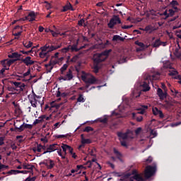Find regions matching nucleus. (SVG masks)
I'll list each match as a JSON object with an SVG mask.
<instances>
[{"label": "nucleus", "instance_id": "obj_1", "mask_svg": "<svg viewBox=\"0 0 181 181\" xmlns=\"http://www.w3.org/2000/svg\"><path fill=\"white\" fill-rule=\"evenodd\" d=\"M155 172H156V164H153V166L148 165L144 171V176L146 179H149V177H152L153 175H155Z\"/></svg>", "mask_w": 181, "mask_h": 181}, {"label": "nucleus", "instance_id": "obj_2", "mask_svg": "<svg viewBox=\"0 0 181 181\" xmlns=\"http://www.w3.org/2000/svg\"><path fill=\"white\" fill-rule=\"evenodd\" d=\"M81 78L86 84H97L98 83V79L95 78V76L91 75L90 77L87 76V75H82Z\"/></svg>", "mask_w": 181, "mask_h": 181}, {"label": "nucleus", "instance_id": "obj_3", "mask_svg": "<svg viewBox=\"0 0 181 181\" xmlns=\"http://www.w3.org/2000/svg\"><path fill=\"white\" fill-rule=\"evenodd\" d=\"M18 60H19V59H3L0 62V64H1V66L4 68V69H9V67H11V66H12V64H13V63H15V62H18Z\"/></svg>", "mask_w": 181, "mask_h": 181}, {"label": "nucleus", "instance_id": "obj_4", "mask_svg": "<svg viewBox=\"0 0 181 181\" xmlns=\"http://www.w3.org/2000/svg\"><path fill=\"white\" fill-rule=\"evenodd\" d=\"M117 23L121 24V19H119V16H113L110 20V22L107 23V26L109 29H112L115 25Z\"/></svg>", "mask_w": 181, "mask_h": 181}, {"label": "nucleus", "instance_id": "obj_5", "mask_svg": "<svg viewBox=\"0 0 181 181\" xmlns=\"http://www.w3.org/2000/svg\"><path fill=\"white\" fill-rule=\"evenodd\" d=\"M40 165H45L47 169H53L54 168V161L52 159L44 160L42 162L40 163Z\"/></svg>", "mask_w": 181, "mask_h": 181}, {"label": "nucleus", "instance_id": "obj_6", "mask_svg": "<svg viewBox=\"0 0 181 181\" xmlns=\"http://www.w3.org/2000/svg\"><path fill=\"white\" fill-rule=\"evenodd\" d=\"M153 115H158L162 119H168V116L164 115L162 110L158 109V107L153 108Z\"/></svg>", "mask_w": 181, "mask_h": 181}, {"label": "nucleus", "instance_id": "obj_7", "mask_svg": "<svg viewBox=\"0 0 181 181\" xmlns=\"http://www.w3.org/2000/svg\"><path fill=\"white\" fill-rule=\"evenodd\" d=\"M157 95L159 97L161 101H163V100H165V98H168V92L166 91L163 92L162 88H158L157 89Z\"/></svg>", "mask_w": 181, "mask_h": 181}, {"label": "nucleus", "instance_id": "obj_8", "mask_svg": "<svg viewBox=\"0 0 181 181\" xmlns=\"http://www.w3.org/2000/svg\"><path fill=\"white\" fill-rule=\"evenodd\" d=\"M58 149H59V144H51L47 148V151H45L42 153V155L49 153L50 152H54V151H57Z\"/></svg>", "mask_w": 181, "mask_h": 181}, {"label": "nucleus", "instance_id": "obj_9", "mask_svg": "<svg viewBox=\"0 0 181 181\" xmlns=\"http://www.w3.org/2000/svg\"><path fill=\"white\" fill-rule=\"evenodd\" d=\"M64 76L66 81H71L74 78V75H73V71L71 69H69Z\"/></svg>", "mask_w": 181, "mask_h": 181}, {"label": "nucleus", "instance_id": "obj_10", "mask_svg": "<svg viewBox=\"0 0 181 181\" xmlns=\"http://www.w3.org/2000/svg\"><path fill=\"white\" fill-rule=\"evenodd\" d=\"M13 85L15 86L17 91H19L20 93L23 91V90H25V87H26L25 83H22L21 82H13Z\"/></svg>", "mask_w": 181, "mask_h": 181}, {"label": "nucleus", "instance_id": "obj_11", "mask_svg": "<svg viewBox=\"0 0 181 181\" xmlns=\"http://www.w3.org/2000/svg\"><path fill=\"white\" fill-rule=\"evenodd\" d=\"M107 60V57H103L100 54H98L96 57L93 59L94 64H99V63H103V62H105Z\"/></svg>", "mask_w": 181, "mask_h": 181}, {"label": "nucleus", "instance_id": "obj_12", "mask_svg": "<svg viewBox=\"0 0 181 181\" xmlns=\"http://www.w3.org/2000/svg\"><path fill=\"white\" fill-rule=\"evenodd\" d=\"M152 46L153 47L158 49V47H160V46H166V42H162L160 41V39H157L153 42Z\"/></svg>", "mask_w": 181, "mask_h": 181}, {"label": "nucleus", "instance_id": "obj_13", "mask_svg": "<svg viewBox=\"0 0 181 181\" xmlns=\"http://www.w3.org/2000/svg\"><path fill=\"white\" fill-rule=\"evenodd\" d=\"M21 61L25 66H32L35 64V61L32 60V57H26L25 59H21Z\"/></svg>", "mask_w": 181, "mask_h": 181}, {"label": "nucleus", "instance_id": "obj_14", "mask_svg": "<svg viewBox=\"0 0 181 181\" xmlns=\"http://www.w3.org/2000/svg\"><path fill=\"white\" fill-rule=\"evenodd\" d=\"M27 16H28V22H34V21H36V16H37V15L35 11H31Z\"/></svg>", "mask_w": 181, "mask_h": 181}, {"label": "nucleus", "instance_id": "obj_15", "mask_svg": "<svg viewBox=\"0 0 181 181\" xmlns=\"http://www.w3.org/2000/svg\"><path fill=\"white\" fill-rule=\"evenodd\" d=\"M140 30H144V32H148V33H152V32H154V30H156L153 26L151 25H148L146 26L145 28H140Z\"/></svg>", "mask_w": 181, "mask_h": 181}, {"label": "nucleus", "instance_id": "obj_16", "mask_svg": "<svg viewBox=\"0 0 181 181\" xmlns=\"http://www.w3.org/2000/svg\"><path fill=\"white\" fill-rule=\"evenodd\" d=\"M132 119H136L137 122H142V121L144 120V117L142 116L135 112H132Z\"/></svg>", "mask_w": 181, "mask_h": 181}, {"label": "nucleus", "instance_id": "obj_17", "mask_svg": "<svg viewBox=\"0 0 181 181\" xmlns=\"http://www.w3.org/2000/svg\"><path fill=\"white\" fill-rule=\"evenodd\" d=\"M67 11H74V8L71 3H67L64 7L62 12H67Z\"/></svg>", "mask_w": 181, "mask_h": 181}, {"label": "nucleus", "instance_id": "obj_18", "mask_svg": "<svg viewBox=\"0 0 181 181\" xmlns=\"http://www.w3.org/2000/svg\"><path fill=\"white\" fill-rule=\"evenodd\" d=\"M60 47H62V44H59L58 45H51L49 46L48 50L47 52H48V53H51V52H54V50H57V49H60Z\"/></svg>", "mask_w": 181, "mask_h": 181}, {"label": "nucleus", "instance_id": "obj_19", "mask_svg": "<svg viewBox=\"0 0 181 181\" xmlns=\"http://www.w3.org/2000/svg\"><path fill=\"white\" fill-rule=\"evenodd\" d=\"M168 71V76H170V77H175L177 76V74H179V71H177V70H176V69L173 67L170 69Z\"/></svg>", "mask_w": 181, "mask_h": 181}, {"label": "nucleus", "instance_id": "obj_20", "mask_svg": "<svg viewBox=\"0 0 181 181\" xmlns=\"http://www.w3.org/2000/svg\"><path fill=\"white\" fill-rule=\"evenodd\" d=\"M117 136L120 139H128V132H125V133H122L121 132H117Z\"/></svg>", "mask_w": 181, "mask_h": 181}, {"label": "nucleus", "instance_id": "obj_21", "mask_svg": "<svg viewBox=\"0 0 181 181\" xmlns=\"http://www.w3.org/2000/svg\"><path fill=\"white\" fill-rule=\"evenodd\" d=\"M46 118V115H42L38 117V119H35V121L33 122V125H37V124H40L41 122H43V119Z\"/></svg>", "mask_w": 181, "mask_h": 181}, {"label": "nucleus", "instance_id": "obj_22", "mask_svg": "<svg viewBox=\"0 0 181 181\" xmlns=\"http://www.w3.org/2000/svg\"><path fill=\"white\" fill-rule=\"evenodd\" d=\"M21 56H22V54H20L18 52H13L11 54H9L8 55V57L9 59H19L21 57Z\"/></svg>", "mask_w": 181, "mask_h": 181}, {"label": "nucleus", "instance_id": "obj_23", "mask_svg": "<svg viewBox=\"0 0 181 181\" xmlns=\"http://www.w3.org/2000/svg\"><path fill=\"white\" fill-rule=\"evenodd\" d=\"M165 107L167 108V110H173V108H175V103L173 102L166 101Z\"/></svg>", "mask_w": 181, "mask_h": 181}, {"label": "nucleus", "instance_id": "obj_24", "mask_svg": "<svg viewBox=\"0 0 181 181\" xmlns=\"http://www.w3.org/2000/svg\"><path fill=\"white\" fill-rule=\"evenodd\" d=\"M118 40H120V42H124L125 40V38L118 35H114L112 37V42H118Z\"/></svg>", "mask_w": 181, "mask_h": 181}, {"label": "nucleus", "instance_id": "obj_25", "mask_svg": "<svg viewBox=\"0 0 181 181\" xmlns=\"http://www.w3.org/2000/svg\"><path fill=\"white\" fill-rule=\"evenodd\" d=\"M112 52V49H106L99 54H100L102 57H106L107 59V57L110 56V53H111Z\"/></svg>", "mask_w": 181, "mask_h": 181}, {"label": "nucleus", "instance_id": "obj_26", "mask_svg": "<svg viewBox=\"0 0 181 181\" xmlns=\"http://www.w3.org/2000/svg\"><path fill=\"white\" fill-rule=\"evenodd\" d=\"M159 73H157L156 74H153L151 76H149L148 78H147V80H149L150 79V81H152V80H158L159 79Z\"/></svg>", "mask_w": 181, "mask_h": 181}, {"label": "nucleus", "instance_id": "obj_27", "mask_svg": "<svg viewBox=\"0 0 181 181\" xmlns=\"http://www.w3.org/2000/svg\"><path fill=\"white\" fill-rule=\"evenodd\" d=\"M81 144H83V145H86V144H91V140L90 139H84L83 134L81 135Z\"/></svg>", "mask_w": 181, "mask_h": 181}, {"label": "nucleus", "instance_id": "obj_28", "mask_svg": "<svg viewBox=\"0 0 181 181\" xmlns=\"http://www.w3.org/2000/svg\"><path fill=\"white\" fill-rule=\"evenodd\" d=\"M23 45L24 46V47H25V49H30V47H32V46H33V42L31 41H29L28 43V42L23 41Z\"/></svg>", "mask_w": 181, "mask_h": 181}, {"label": "nucleus", "instance_id": "obj_29", "mask_svg": "<svg viewBox=\"0 0 181 181\" xmlns=\"http://www.w3.org/2000/svg\"><path fill=\"white\" fill-rule=\"evenodd\" d=\"M129 174H127L126 175H124L121 177L119 181H134L132 179L129 177Z\"/></svg>", "mask_w": 181, "mask_h": 181}, {"label": "nucleus", "instance_id": "obj_30", "mask_svg": "<svg viewBox=\"0 0 181 181\" xmlns=\"http://www.w3.org/2000/svg\"><path fill=\"white\" fill-rule=\"evenodd\" d=\"M142 87L143 91H149V90H151V87H149V84L146 81L144 82V83L142 84Z\"/></svg>", "mask_w": 181, "mask_h": 181}, {"label": "nucleus", "instance_id": "obj_31", "mask_svg": "<svg viewBox=\"0 0 181 181\" xmlns=\"http://www.w3.org/2000/svg\"><path fill=\"white\" fill-rule=\"evenodd\" d=\"M39 56L41 59H45V57H50V54H49L48 52H40Z\"/></svg>", "mask_w": 181, "mask_h": 181}, {"label": "nucleus", "instance_id": "obj_32", "mask_svg": "<svg viewBox=\"0 0 181 181\" xmlns=\"http://www.w3.org/2000/svg\"><path fill=\"white\" fill-rule=\"evenodd\" d=\"M61 148H62L63 152H64V155H67V151H69V146L62 144Z\"/></svg>", "mask_w": 181, "mask_h": 181}, {"label": "nucleus", "instance_id": "obj_33", "mask_svg": "<svg viewBox=\"0 0 181 181\" xmlns=\"http://www.w3.org/2000/svg\"><path fill=\"white\" fill-rule=\"evenodd\" d=\"M17 77H19L17 78V80H21V81L28 82L32 80V76L30 77V78H26L25 77H23L22 76H17Z\"/></svg>", "mask_w": 181, "mask_h": 181}, {"label": "nucleus", "instance_id": "obj_34", "mask_svg": "<svg viewBox=\"0 0 181 181\" xmlns=\"http://www.w3.org/2000/svg\"><path fill=\"white\" fill-rule=\"evenodd\" d=\"M113 152L116 155L117 159H119V160H121V157L122 156L121 153L119 151H118V150H117V148H113Z\"/></svg>", "mask_w": 181, "mask_h": 181}, {"label": "nucleus", "instance_id": "obj_35", "mask_svg": "<svg viewBox=\"0 0 181 181\" xmlns=\"http://www.w3.org/2000/svg\"><path fill=\"white\" fill-rule=\"evenodd\" d=\"M6 70H9V67L3 68L0 70V78H4V77H5V71Z\"/></svg>", "mask_w": 181, "mask_h": 181}, {"label": "nucleus", "instance_id": "obj_36", "mask_svg": "<svg viewBox=\"0 0 181 181\" xmlns=\"http://www.w3.org/2000/svg\"><path fill=\"white\" fill-rule=\"evenodd\" d=\"M163 67H164V69H169L170 70V69L173 68V67H172V64L169 61H168L163 64Z\"/></svg>", "mask_w": 181, "mask_h": 181}, {"label": "nucleus", "instance_id": "obj_37", "mask_svg": "<svg viewBox=\"0 0 181 181\" xmlns=\"http://www.w3.org/2000/svg\"><path fill=\"white\" fill-rule=\"evenodd\" d=\"M67 67H69V65L66 64H64L62 67L60 69V72L62 75H64V71L67 70Z\"/></svg>", "mask_w": 181, "mask_h": 181}, {"label": "nucleus", "instance_id": "obj_38", "mask_svg": "<svg viewBox=\"0 0 181 181\" xmlns=\"http://www.w3.org/2000/svg\"><path fill=\"white\" fill-rule=\"evenodd\" d=\"M71 52H78L80 49L77 48V45L74 44L73 45H70L69 47Z\"/></svg>", "mask_w": 181, "mask_h": 181}, {"label": "nucleus", "instance_id": "obj_39", "mask_svg": "<svg viewBox=\"0 0 181 181\" xmlns=\"http://www.w3.org/2000/svg\"><path fill=\"white\" fill-rule=\"evenodd\" d=\"M169 12L168 10H165L163 13H160V16H165V18H163V19L165 21H166V19H168V18H169Z\"/></svg>", "mask_w": 181, "mask_h": 181}, {"label": "nucleus", "instance_id": "obj_40", "mask_svg": "<svg viewBox=\"0 0 181 181\" xmlns=\"http://www.w3.org/2000/svg\"><path fill=\"white\" fill-rule=\"evenodd\" d=\"M134 179H135L136 181H144V177H142V176H141L139 174H136L134 176Z\"/></svg>", "mask_w": 181, "mask_h": 181}, {"label": "nucleus", "instance_id": "obj_41", "mask_svg": "<svg viewBox=\"0 0 181 181\" xmlns=\"http://www.w3.org/2000/svg\"><path fill=\"white\" fill-rule=\"evenodd\" d=\"M42 148H43V146L41 144H37V148H33V151L34 152H36V151H37L38 152H42Z\"/></svg>", "mask_w": 181, "mask_h": 181}, {"label": "nucleus", "instance_id": "obj_42", "mask_svg": "<svg viewBox=\"0 0 181 181\" xmlns=\"http://www.w3.org/2000/svg\"><path fill=\"white\" fill-rule=\"evenodd\" d=\"M62 53H68V52H70V45H69L66 47L62 48L59 50Z\"/></svg>", "mask_w": 181, "mask_h": 181}, {"label": "nucleus", "instance_id": "obj_43", "mask_svg": "<svg viewBox=\"0 0 181 181\" xmlns=\"http://www.w3.org/2000/svg\"><path fill=\"white\" fill-rule=\"evenodd\" d=\"M21 170H11L8 172V175H16V173H21Z\"/></svg>", "mask_w": 181, "mask_h": 181}, {"label": "nucleus", "instance_id": "obj_44", "mask_svg": "<svg viewBox=\"0 0 181 181\" xmlns=\"http://www.w3.org/2000/svg\"><path fill=\"white\" fill-rule=\"evenodd\" d=\"M23 169H28V170H33V168H35V166L28 164L23 165Z\"/></svg>", "mask_w": 181, "mask_h": 181}, {"label": "nucleus", "instance_id": "obj_45", "mask_svg": "<svg viewBox=\"0 0 181 181\" xmlns=\"http://www.w3.org/2000/svg\"><path fill=\"white\" fill-rule=\"evenodd\" d=\"M78 103H84L86 101V99L83 97V94H80L78 95V98H77Z\"/></svg>", "mask_w": 181, "mask_h": 181}, {"label": "nucleus", "instance_id": "obj_46", "mask_svg": "<svg viewBox=\"0 0 181 181\" xmlns=\"http://www.w3.org/2000/svg\"><path fill=\"white\" fill-rule=\"evenodd\" d=\"M100 70V66L97 64H93V71L94 73L97 74L98 73Z\"/></svg>", "mask_w": 181, "mask_h": 181}, {"label": "nucleus", "instance_id": "obj_47", "mask_svg": "<svg viewBox=\"0 0 181 181\" xmlns=\"http://www.w3.org/2000/svg\"><path fill=\"white\" fill-rule=\"evenodd\" d=\"M168 18H172V16H173L175 15V13L176 12L175 11H174L172 8H170L168 10Z\"/></svg>", "mask_w": 181, "mask_h": 181}, {"label": "nucleus", "instance_id": "obj_48", "mask_svg": "<svg viewBox=\"0 0 181 181\" xmlns=\"http://www.w3.org/2000/svg\"><path fill=\"white\" fill-rule=\"evenodd\" d=\"M91 131H94V129L90 126L85 127L83 129V132H90Z\"/></svg>", "mask_w": 181, "mask_h": 181}, {"label": "nucleus", "instance_id": "obj_49", "mask_svg": "<svg viewBox=\"0 0 181 181\" xmlns=\"http://www.w3.org/2000/svg\"><path fill=\"white\" fill-rule=\"evenodd\" d=\"M25 131L24 124H21L19 127H17V132H23Z\"/></svg>", "mask_w": 181, "mask_h": 181}, {"label": "nucleus", "instance_id": "obj_50", "mask_svg": "<svg viewBox=\"0 0 181 181\" xmlns=\"http://www.w3.org/2000/svg\"><path fill=\"white\" fill-rule=\"evenodd\" d=\"M36 179H37V177L34 176L33 177H30V176L28 177L25 181H36Z\"/></svg>", "mask_w": 181, "mask_h": 181}, {"label": "nucleus", "instance_id": "obj_51", "mask_svg": "<svg viewBox=\"0 0 181 181\" xmlns=\"http://www.w3.org/2000/svg\"><path fill=\"white\" fill-rule=\"evenodd\" d=\"M4 169H9V165H5L0 163V170H4Z\"/></svg>", "mask_w": 181, "mask_h": 181}, {"label": "nucleus", "instance_id": "obj_52", "mask_svg": "<svg viewBox=\"0 0 181 181\" xmlns=\"http://www.w3.org/2000/svg\"><path fill=\"white\" fill-rule=\"evenodd\" d=\"M170 5L171 6H179V2H177V1L176 0H173L170 3Z\"/></svg>", "mask_w": 181, "mask_h": 181}, {"label": "nucleus", "instance_id": "obj_53", "mask_svg": "<svg viewBox=\"0 0 181 181\" xmlns=\"http://www.w3.org/2000/svg\"><path fill=\"white\" fill-rule=\"evenodd\" d=\"M174 98H181V92H178L177 90H175Z\"/></svg>", "mask_w": 181, "mask_h": 181}, {"label": "nucleus", "instance_id": "obj_54", "mask_svg": "<svg viewBox=\"0 0 181 181\" xmlns=\"http://www.w3.org/2000/svg\"><path fill=\"white\" fill-rule=\"evenodd\" d=\"M24 124V129H32V128H33V124H28L26 123H23Z\"/></svg>", "mask_w": 181, "mask_h": 181}, {"label": "nucleus", "instance_id": "obj_55", "mask_svg": "<svg viewBox=\"0 0 181 181\" xmlns=\"http://www.w3.org/2000/svg\"><path fill=\"white\" fill-rule=\"evenodd\" d=\"M30 104H31L32 107H33L34 108H36V107H37L36 105L37 104V100L34 99V100H30Z\"/></svg>", "mask_w": 181, "mask_h": 181}, {"label": "nucleus", "instance_id": "obj_56", "mask_svg": "<svg viewBox=\"0 0 181 181\" xmlns=\"http://www.w3.org/2000/svg\"><path fill=\"white\" fill-rule=\"evenodd\" d=\"M48 49H49V45L47 46V45L40 47L41 52H47Z\"/></svg>", "mask_w": 181, "mask_h": 181}, {"label": "nucleus", "instance_id": "obj_57", "mask_svg": "<svg viewBox=\"0 0 181 181\" xmlns=\"http://www.w3.org/2000/svg\"><path fill=\"white\" fill-rule=\"evenodd\" d=\"M77 60H78V55H75L72 57V59H71V62L72 63H76V62H77Z\"/></svg>", "mask_w": 181, "mask_h": 181}, {"label": "nucleus", "instance_id": "obj_58", "mask_svg": "<svg viewBox=\"0 0 181 181\" xmlns=\"http://www.w3.org/2000/svg\"><path fill=\"white\" fill-rule=\"evenodd\" d=\"M5 137L4 136H1L0 137V146H2V145L5 144Z\"/></svg>", "mask_w": 181, "mask_h": 181}, {"label": "nucleus", "instance_id": "obj_59", "mask_svg": "<svg viewBox=\"0 0 181 181\" xmlns=\"http://www.w3.org/2000/svg\"><path fill=\"white\" fill-rule=\"evenodd\" d=\"M153 160V159L152 158V157H151V156H149L148 158H146V159L144 160V162H145L146 163H151Z\"/></svg>", "mask_w": 181, "mask_h": 181}, {"label": "nucleus", "instance_id": "obj_60", "mask_svg": "<svg viewBox=\"0 0 181 181\" xmlns=\"http://www.w3.org/2000/svg\"><path fill=\"white\" fill-rule=\"evenodd\" d=\"M30 74V69H28L27 72L24 73L21 76L23 77H28Z\"/></svg>", "mask_w": 181, "mask_h": 181}, {"label": "nucleus", "instance_id": "obj_61", "mask_svg": "<svg viewBox=\"0 0 181 181\" xmlns=\"http://www.w3.org/2000/svg\"><path fill=\"white\" fill-rule=\"evenodd\" d=\"M142 131V128L141 127H138L135 131V134L136 135H139V134H141V132Z\"/></svg>", "mask_w": 181, "mask_h": 181}, {"label": "nucleus", "instance_id": "obj_62", "mask_svg": "<svg viewBox=\"0 0 181 181\" xmlns=\"http://www.w3.org/2000/svg\"><path fill=\"white\" fill-rule=\"evenodd\" d=\"M51 33H52L53 37H57V35H60V33H57L56 31H54L53 30H52Z\"/></svg>", "mask_w": 181, "mask_h": 181}, {"label": "nucleus", "instance_id": "obj_63", "mask_svg": "<svg viewBox=\"0 0 181 181\" xmlns=\"http://www.w3.org/2000/svg\"><path fill=\"white\" fill-rule=\"evenodd\" d=\"M135 43L136 45H137V46H139L140 47H145V45L143 42L136 41Z\"/></svg>", "mask_w": 181, "mask_h": 181}, {"label": "nucleus", "instance_id": "obj_64", "mask_svg": "<svg viewBox=\"0 0 181 181\" xmlns=\"http://www.w3.org/2000/svg\"><path fill=\"white\" fill-rule=\"evenodd\" d=\"M84 22H86V20H84V18H82L78 22V25L79 26H83V23H84Z\"/></svg>", "mask_w": 181, "mask_h": 181}]
</instances>
